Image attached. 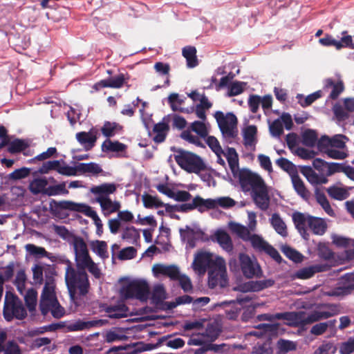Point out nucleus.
Returning a JSON list of instances; mask_svg holds the SVG:
<instances>
[{"instance_id":"obj_1","label":"nucleus","mask_w":354,"mask_h":354,"mask_svg":"<svg viewBox=\"0 0 354 354\" xmlns=\"http://www.w3.org/2000/svg\"><path fill=\"white\" fill-rule=\"evenodd\" d=\"M238 178L242 191L244 192L251 191V196L257 206L263 211L268 209L270 197L263 178L248 169H241Z\"/></svg>"},{"instance_id":"obj_2","label":"nucleus","mask_w":354,"mask_h":354,"mask_svg":"<svg viewBox=\"0 0 354 354\" xmlns=\"http://www.w3.org/2000/svg\"><path fill=\"white\" fill-rule=\"evenodd\" d=\"M66 268L65 281L70 298L76 300L86 297L90 290V282L86 271L73 268L69 261Z\"/></svg>"},{"instance_id":"obj_3","label":"nucleus","mask_w":354,"mask_h":354,"mask_svg":"<svg viewBox=\"0 0 354 354\" xmlns=\"http://www.w3.org/2000/svg\"><path fill=\"white\" fill-rule=\"evenodd\" d=\"M173 151L175 152V161L187 172L198 174L206 169V165L199 156L181 149H173Z\"/></svg>"},{"instance_id":"obj_4","label":"nucleus","mask_w":354,"mask_h":354,"mask_svg":"<svg viewBox=\"0 0 354 354\" xmlns=\"http://www.w3.org/2000/svg\"><path fill=\"white\" fill-rule=\"evenodd\" d=\"M3 315L7 322H10L14 318L23 320L26 317L27 312L19 297L7 292L5 297Z\"/></svg>"},{"instance_id":"obj_5","label":"nucleus","mask_w":354,"mask_h":354,"mask_svg":"<svg viewBox=\"0 0 354 354\" xmlns=\"http://www.w3.org/2000/svg\"><path fill=\"white\" fill-rule=\"evenodd\" d=\"M50 209L54 215L59 214L62 210H71L78 212H84L86 215L93 220L94 223L100 219L97 212L92 209L91 207L70 201H57L52 199L50 202Z\"/></svg>"},{"instance_id":"obj_6","label":"nucleus","mask_w":354,"mask_h":354,"mask_svg":"<svg viewBox=\"0 0 354 354\" xmlns=\"http://www.w3.org/2000/svg\"><path fill=\"white\" fill-rule=\"evenodd\" d=\"M214 118L218 123L220 131L225 138L234 139L238 135V120L233 113L226 115L221 111L214 113Z\"/></svg>"},{"instance_id":"obj_7","label":"nucleus","mask_w":354,"mask_h":354,"mask_svg":"<svg viewBox=\"0 0 354 354\" xmlns=\"http://www.w3.org/2000/svg\"><path fill=\"white\" fill-rule=\"evenodd\" d=\"M121 295L125 299H137L146 301L149 295L148 283L143 280H134L121 288Z\"/></svg>"},{"instance_id":"obj_8","label":"nucleus","mask_w":354,"mask_h":354,"mask_svg":"<svg viewBox=\"0 0 354 354\" xmlns=\"http://www.w3.org/2000/svg\"><path fill=\"white\" fill-rule=\"evenodd\" d=\"M239 260L241 272L245 277L252 279L262 276V270L259 263L256 261H252L248 254L240 253Z\"/></svg>"},{"instance_id":"obj_9","label":"nucleus","mask_w":354,"mask_h":354,"mask_svg":"<svg viewBox=\"0 0 354 354\" xmlns=\"http://www.w3.org/2000/svg\"><path fill=\"white\" fill-rule=\"evenodd\" d=\"M98 136L99 130L96 127H92L88 132L80 131L75 134L76 140L86 151L91 150L95 146Z\"/></svg>"},{"instance_id":"obj_10","label":"nucleus","mask_w":354,"mask_h":354,"mask_svg":"<svg viewBox=\"0 0 354 354\" xmlns=\"http://www.w3.org/2000/svg\"><path fill=\"white\" fill-rule=\"evenodd\" d=\"M127 80L128 78L125 77L124 73H119L115 76L100 80L94 84L93 88L96 91H99L102 88H120L127 83Z\"/></svg>"},{"instance_id":"obj_11","label":"nucleus","mask_w":354,"mask_h":354,"mask_svg":"<svg viewBox=\"0 0 354 354\" xmlns=\"http://www.w3.org/2000/svg\"><path fill=\"white\" fill-rule=\"evenodd\" d=\"M153 273L155 277L165 276L169 277L172 281L178 279L180 273L179 268L175 265L166 266L157 263L153 266Z\"/></svg>"},{"instance_id":"obj_12","label":"nucleus","mask_w":354,"mask_h":354,"mask_svg":"<svg viewBox=\"0 0 354 354\" xmlns=\"http://www.w3.org/2000/svg\"><path fill=\"white\" fill-rule=\"evenodd\" d=\"M73 245L75 254L76 264L83 261H84L86 259L91 257L87 245L83 238L75 236L73 240Z\"/></svg>"},{"instance_id":"obj_13","label":"nucleus","mask_w":354,"mask_h":354,"mask_svg":"<svg viewBox=\"0 0 354 354\" xmlns=\"http://www.w3.org/2000/svg\"><path fill=\"white\" fill-rule=\"evenodd\" d=\"M212 254L209 252H201L195 256L192 267L194 270L200 272H205L207 268L212 267Z\"/></svg>"},{"instance_id":"obj_14","label":"nucleus","mask_w":354,"mask_h":354,"mask_svg":"<svg viewBox=\"0 0 354 354\" xmlns=\"http://www.w3.org/2000/svg\"><path fill=\"white\" fill-rule=\"evenodd\" d=\"M277 319H285L290 322V326H305V312H286L277 313Z\"/></svg>"},{"instance_id":"obj_15","label":"nucleus","mask_w":354,"mask_h":354,"mask_svg":"<svg viewBox=\"0 0 354 354\" xmlns=\"http://www.w3.org/2000/svg\"><path fill=\"white\" fill-rule=\"evenodd\" d=\"M251 298L249 297H238L236 301H230V304H232V305L230 306L225 310L226 317L231 320L236 319L241 310V306L249 302Z\"/></svg>"},{"instance_id":"obj_16","label":"nucleus","mask_w":354,"mask_h":354,"mask_svg":"<svg viewBox=\"0 0 354 354\" xmlns=\"http://www.w3.org/2000/svg\"><path fill=\"white\" fill-rule=\"evenodd\" d=\"M328 270V266L326 264H315L299 269L296 272L295 277L300 279H307L313 277L316 273L327 271Z\"/></svg>"},{"instance_id":"obj_17","label":"nucleus","mask_w":354,"mask_h":354,"mask_svg":"<svg viewBox=\"0 0 354 354\" xmlns=\"http://www.w3.org/2000/svg\"><path fill=\"white\" fill-rule=\"evenodd\" d=\"M108 323L105 319H95L91 321L77 320L73 324L69 325L68 328L71 331H79L85 329H89L93 327H100Z\"/></svg>"},{"instance_id":"obj_18","label":"nucleus","mask_w":354,"mask_h":354,"mask_svg":"<svg viewBox=\"0 0 354 354\" xmlns=\"http://www.w3.org/2000/svg\"><path fill=\"white\" fill-rule=\"evenodd\" d=\"M215 239L223 250L228 253H232L234 245L230 236L223 230H218L215 234Z\"/></svg>"},{"instance_id":"obj_19","label":"nucleus","mask_w":354,"mask_h":354,"mask_svg":"<svg viewBox=\"0 0 354 354\" xmlns=\"http://www.w3.org/2000/svg\"><path fill=\"white\" fill-rule=\"evenodd\" d=\"M346 282L342 286L333 290L329 295L332 296L346 295L354 290V272L344 276Z\"/></svg>"},{"instance_id":"obj_20","label":"nucleus","mask_w":354,"mask_h":354,"mask_svg":"<svg viewBox=\"0 0 354 354\" xmlns=\"http://www.w3.org/2000/svg\"><path fill=\"white\" fill-rule=\"evenodd\" d=\"M167 118L164 117L162 122L153 126V131L156 133V136L153 137V140L156 143L163 142L166 139L167 133L169 131V125L167 122H165Z\"/></svg>"},{"instance_id":"obj_21","label":"nucleus","mask_w":354,"mask_h":354,"mask_svg":"<svg viewBox=\"0 0 354 354\" xmlns=\"http://www.w3.org/2000/svg\"><path fill=\"white\" fill-rule=\"evenodd\" d=\"M100 131L102 135L109 139L123 132L124 127L115 122L105 121L103 126L101 127Z\"/></svg>"},{"instance_id":"obj_22","label":"nucleus","mask_w":354,"mask_h":354,"mask_svg":"<svg viewBox=\"0 0 354 354\" xmlns=\"http://www.w3.org/2000/svg\"><path fill=\"white\" fill-rule=\"evenodd\" d=\"M96 201L100 203L104 211H107V214L118 212L120 208V203L118 201H112L110 198L106 196H99Z\"/></svg>"},{"instance_id":"obj_23","label":"nucleus","mask_w":354,"mask_h":354,"mask_svg":"<svg viewBox=\"0 0 354 354\" xmlns=\"http://www.w3.org/2000/svg\"><path fill=\"white\" fill-rule=\"evenodd\" d=\"M292 221L300 234L305 237L307 234L306 224L308 225V216H306L301 212H295L292 214Z\"/></svg>"},{"instance_id":"obj_24","label":"nucleus","mask_w":354,"mask_h":354,"mask_svg":"<svg viewBox=\"0 0 354 354\" xmlns=\"http://www.w3.org/2000/svg\"><path fill=\"white\" fill-rule=\"evenodd\" d=\"M294 189L297 194L305 200H308L310 196V192L305 186L304 181L299 176L298 174L291 178Z\"/></svg>"},{"instance_id":"obj_25","label":"nucleus","mask_w":354,"mask_h":354,"mask_svg":"<svg viewBox=\"0 0 354 354\" xmlns=\"http://www.w3.org/2000/svg\"><path fill=\"white\" fill-rule=\"evenodd\" d=\"M196 48L192 46H187L182 50V55L186 59L188 68H194L198 64Z\"/></svg>"},{"instance_id":"obj_26","label":"nucleus","mask_w":354,"mask_h":354,"mask_svg":"<svg viewBox=\"0 0 354 354\" xmlns=\"http://www.w3.org/2000/svg\"><path fill=\"white\" fill-rule=\"evenodd\" d=\"M308 227L315 234L322 235L326 230V224L320 218L308 216Z\"/></svg>"},{"instance_id":"obj_27","label":"nucleus","mask_w":354,"mask_h":354,"mask_svg":"<svg viewBox=\"0 0 354 354\" xmlns=\"http://www.w3.org/2000/svg\"><path fill=\"white\" fill-rule=\"evenodd\" d=\"M101 148L103 152H123L126 151L127 146L118 140L106 139L102 142Z\"/></svg>"},{"instance_id":"obj_28","label":"nucleus","mask_w":354,"mask_h":354,"mask_svg":"<svg viewBox=\"0 0 354 354\" xmlns=\"http://www.w3.org/2000/svg\"><path fill=\"white\" fill-rule=\"evenodd\" d=\"M334 314L330 311L313 310L306 315L305 313L306 325L319 322L322 319H326L333 317Z\"/></svg>"},{"instance_id":"obj_29","label":"nucleus","mask_w":354,"mask_h":354,"mask_svg":"<svg viewBox=\"0 0 354 354\" xmlns=\"http://www.w3.org/2000/svg\"><path fill=\"white\" fill-rule=\"evenodd\" d=\"M194 200L196 207L195 209H197L201 213L216 208L215 199H204L200 196H196L194 198Z\"/></svg>"},{"instance_id":"obj_30","label":"nucleus","mask_w":354,"mask_h":354,"mask_svg":"<svg viewBox=\"0 0 354 354\" xmlns=\"http://www.w3.org/2000/svg\"><path fill=\"white\" fill-rule=\"evenodd\" d=\"M76 267L81 271H86L85 270L88 269L89 272H91L96 279L100 278V270L92 260L91 257L88 258L84 261H83L82 262L77 263Z\"/></svg>"},{"instance_id":"obj_31","label":"nucleus","mask_w":354,"mask_h":354,"mask_svg":"<svg viewBox=\"0 0 354 354\" xmlns=\"http://www.w3.org/2000/svg\"><path fill=\"white\" fill-rule=\"evenodd\" d=\"M104 310L111 319H119L128 315V308L125 305L107 306Z\"/></svg>"},{"instance_id":"obj_32","label":"nucleus","mask_w":354,"mask_h":354,"mask_svg":"<svg viewBox=\"0 0 354 354\" xmlns=\"http://www.w3.org/2000/svg\"><path fill=\"white\" fill-rule=\"evenodd\" d=\"M220 333L221 330L216 325L209 324H207L205 332L197 337H202L205 342H212L218 338Z\"/></svg>"},{"instance_id":"obj_33","label":"nucleus","mask_w":354,"mask_h":354,"mask_svg":"<svg viewBox=\"0 0 354 354\" xmlns=\"http://www.w3.org/2000/svg\"><path fill=\"white\" fill-rule=\"evenodd\" d=\"M229 227L232 232L245 241H248L252 235L248 227L239 223L231 222L229 224Z\"/></svg>"},{"instance_id":"obj_34","label":"nucleus","mask_w":354,"mask_h":354,"mask_svg":"<svg viewBox=\"0 0 354 354\" xmlns=\"http://www.w3.org/2000/svg\"><path fill=\"white\" fill-rule=\"evenodd\" d=\"M326 192L330 198L337 201H343L349 196V193L345 188L336 185L328 187Z\"/></svg>"},{"instance_id":"obj_35","label":"nucleus","mask_w":354,"mask_h":354,"mask_svg":"<svg viewBox=\"0 0 354 354\" xmlns=\"http://www.w3.org/2000/svg\"><path fill=\"white\" fill-rule=\"evenodd\" d=\"M270 223L278 234L283 237L288 235L286 225L278 214L274 213L272 215Z\"/></svg>"},{"instance_id":"obj_36","label":"nucleus","mask_w":354,"mask_h":354,"mask_svg":"<svg viewBox=\"0 0 354 354\" xmlns=\"http://www.w3.org/2000/svg\"><path fill=\"white\" fill-rule=\"evenodd\" d=\"M77 170L80 174H92L93 175H97L103 171L101 167L95 162L88 163H78Z\"/></svg>"},{"instance_id":"obj_37","label":"nucleus","mask_w":354,"mask_h":354,"mask_svg":"<svg viewBox=\"0 0 354 354\" xmlns=\"http://www.w3.org/2000/svg\"><path fill=\"white\" fill-rule=\"evenodd\" d=\"M116 190V186L113 183H103L98 186L93 187L91 189V192L99 196H106L113 194Z\"/></svg>"},{"instance_id":"obj_38","label":"nucleus","mask_w":354,"mask_h":354,"mask_svg":"<svg viewBox=\"0 0 354 354\" xmlns=\"http://www.w3.org/2000/svg\"><path fill=\"white\" fill-rule=\"evenodd\" d=\"M317 138L318 136L315 130L308 129L301 134V142L306 147H313L317 143Z\"/></svg>"},{"instance_id":"obj_39","label":"nucleus","mask_w":354,"mask_h":354,"mask_svg":"<svg viewBox=\"0 0 354 354\" xmlns=\"http://www.w3.org/2000/svg\"><path fill=\"white\" fill-rule=\"evenodd\" d=\"M48 180L46 178L34 179L29 185V189L33 194H43L46 195Z\"/></svg>"},{"instance_id":"obj_40","label":"nucleus","mask_w":354,"mask_h":354,"mask_svg":"<svg viewBox=\"0 0 354 354\" xmlns=\"http://www.w3.org/2000/svg\"><path fill=\"white\" fill-rule=\"evenodd\" d=\"M315 195L317 203L322 207L324 211L330 216L334 214V211L331 208L330 205L324 194L319 189L316 188Z\"/></svg>"},{"instance_id":"obj_41","label":"nucleus","mask_w":354,"mask_h":354,"mask_svg":"<svg viewBox=\"0 0 354 354\" xmlns=\"http://www.w3.org/2000/svg\"><path fill=\"white\" fill-rule=\"evenodd\" d=\"M91 250L100 257L106 259L109 257L107 252V244L104 241L96 240L91 243Z\"/></svg>"},{"instance_id":"obj_42","label":"nucleus","mask_w":354,"mask_h":354,"mask_svg":"<svg viewBox=\"0 0 354 354\" xmlns=\"http://www.w3.org/2000/svg\"><path fill=\"white\" fill-rule=\"evenodd\" d=\"M29 147V144L24 140L16 138L12 142H9L8 151L10 153H20Z\"/></svg>"},{"instance_id":"obj_43","label":"nucleus","mask_w":354,"mask_h":354,"mask_svg":"<svg viewBox=\"0 0 354 354\" xmlns=\"http://www.w3.org/2000/svg\"><path fill=\"white\" fill-rule=\"evenodd\" d=\"M143 205L146 208L162 207L164 203L157 196H153L149 194H145L142 196Z\"/></svg>"},{"instance_id":"obj_44","label":"nucleus","mask_w":354,"mask_h":354,"mask_svg":"<svg viewBox=\"0 0 354 354\" xmlns=\"http://www.w3.org/2000/svg\"><path fill=\"white\" fill-rule=\"evenodd\" d=\"M248 241L250 242L252 248L259 252H264L266 248L269 245L261 236L256 234H252Z\"/></svg>"},{"instance_id":"obj_45","label":"nucleus","mask_w":354,"mask_h":354,"mask_svg":"<svg viewBox=\"0 0 354 354\" xmlns=\"http://www.w3.org/2000/svg\"><path fill=\"white\" fill-rule=\"evenodd\" d=\"M276 163L281 169L288 173L291 177L297 174L295 165L287 158H279L277 160Z\"/></svg>"},{"instance_id":"obj_46","label":"nucleus","mask_w":354,"mask_h":354,"mask_svg":"<svg viewBox=\"0 0 354 354\" xmlns=\"http://www.w3.org/2000/svg\"><path fill=\"white\" fill-rule=\"evenodd\" d=\"M46 195L48 196H57V195H67L68 190L66 189V183L62 182L58 185L48 186L46 188Z\"/></svg>"},{"instance_id":"obj_47","label":"nucleus","mask_w":354,"mask_h":354,"mask_svg":"<svg viewBox=\"0 0 354 354\" xmlns=\"http://www.w3.org/2000/svg\"><path fill=\"white\" fill-rule=\"evenodd\" d=\"M37 299V292L35 289L30 288L27 290L24 297V300L26 305L30 312L35 310Z\"/></svg>"},{"instance_id":"obj_48","label":"nucleus","mask_w":354,"mask_h":354,"mask_svg":"<svg viewBox=\"0 0 354 354\" xmlns=\"http://www.w3.org/2000/svg\"><path fill=\"white\" fill-rule=\"evenodd\" d=\"M257 128L254 125H250L245 129L243 140L245 145L252 146L254 145Z\"/></svg>"},{"instance_id":"obj_49","label":"nucleus","mask_w":354,"mask_h":354,"mask_svg":"<svg viewBox=\"0 0 354 354\" xmlns=\"http://www.w3.org/2000/svg\"><path fill=\"white\" fill-rule=\"evenodd\" d=\"M168 102L170 104L171 109L174 111L188 113V111L186 109L179 107V106L184 103V100L180 99L178 93L170 94L168 97Z\"/></svg>"},{"instance_id":"obj_50","label":"nucleus","mask_w":354,"mask_h":354,"mask_svg":"<svg viewBox=\"0 0 354 354\" xmlns=\"http://www.w3.org/2000/svg\"><path fill=\"white\" fill-rule=\"evenodd\" d=\"M122 238L129 242L135 243L140 239V233L135 227H127L122 234Z\"/></svg>"},{"instance_id":"obj_51","label":"nucleus","mask_w":354,"mask_h":354,"mask_svg":"<svg viewBox=\"0 0 354 354\" xmlns=\"http://www.w3.org/2000/svg\"><path fill=\"white\" fill-rule=\"evenodd\" d=\"M165 298L166 293L164 287L161 285L156 286L153 290L151 295L152 302L155 305L160 306V305L164 301Z\"/></svg>"},{"instance_id":"obj_52","label":"nucleus","mask_w":354,"mask_h":354,"mask_svg":"<svg viewBox=\"0 0 354 354\" xmlns=\"http://www.w3.org/2000/svg\"><path fill=\"white\" fill-rule=\"evenodd\" d=\"M300 172L304 175L308 181L312 185H316L319 175L310 166H301Z\"/></svg>"},{"instance_id":"obj_53","label":"nucleus","mask_w":354,"mask_h":354,"mask_svg":"<svg viewBox=\"0 0 354 354\" xmlns=\"http://www.w3.org/2000/svg\"><path fill=\"white\" fill-rule=\"evenodd\" d=\"M41 297L42 300H46L48 302L56 299L54 295V283L45 282Z\"/></svg>"},{"instance_id":"obj_54","label":"nucleus","mask_w":354,"mask_h":354,"mask_svg":"<svg viewBox=\"0 0 354 354\" xmlns=\"http://www.w3.org/2000/svg\"><path fill=\"white\" fill-rule=\"evenodd\" d=\"M25 248L30 254L35 257H47L48 252L44 248L37 246L34 244H27Z\"/></svg>"},{"instance_id":"obj_55","label":"nucleus","mask_w":354,"mask_h":354,"mask_svg":"<svg viewBox=\"0 0 354 354\" xmlns=\"http://www.w3.org/2000/svg\"><path fill=\"white\" fill-rule=\"evenodd\" d=\"M205 121H194L191 124V129L200 137L205 138L207 136V129L204 124Z\"/></svg>"},{"instance_id":"obj_56","label":"nucleus","mask_w":354,"mask_h":354,"mask_svg":"<svg viewBox=\"0 0 354 354\" xmlns=\"http://www.w3.org/2000/svg\"><path fill=\"white\" fill-rule=\"evenodd\" d=\"M284 254L295 263H301L304 259V256L296 250L286 247L283 249Z\"/></svg>"},{"instance_id":"obj_57","label":"nucleus","mask_w":354,"mask_h":354,"mask_svg":"<svg viewBox=\"0 0 354 354\" xmlns=\"http://www.w3.org/2000/svg\"><path fill=\"white\" fill-rule=\"evenodd\" d=\"M189 344L195 346H201V348L195 350V354H204L208 351L207 343L202 337H195L192 338Z\"/></svg>"},{"instance_id":"obj_58","label":"nucleus","mask_w":354,"mask_h":354,"mask_svg":"<svg viewBox=\"0 0 354 354\" xmlns=\"http://www.w3.org/2000/svg\"><path fill=\"white\" fill-rule=\"evenodd\" d=\"M277 346L281 351L288 353L297 349V344L292 341L280 339L277 342Z\"/></svg>"},{"instance_id":"obj_59","label":"nucleus","mask_w":354,"mask_h":354,"mask_svg":"<svg viewBox=\"0 0 354 354\" xmlns=\"http://www.w3.org/2000/svg\"><path fill=\"white\" fill-rule=\"evenodd\" d=\"M270 134L274 137H279L283 133V128L279 119L274 120L269 127Z\"/></svg>"},{"instance_id":"obj_60","label":"nucleus","mask_w":354,"mask_h":354,"mask_svg":"<svg viewBox=\"0 0 354 354\" xmlns=\"http://www.w3.org/2000/svg\"><path fill=\"white\" fill-rule=\"evenodd\" d=\"M59 162V160H49L45 162L39 169L38 171L42 174H48L51 170H55L58 171Z\"/></svg>"},{"instance_id":"obj_61","label":"nucleus","mask_w":354,"mask_h":354,"mask_svg":"<svg viewBox=\"0 0 354 354\" xmlns=\"http://www.w3.org/2000/svg\"><path fill=\"white\" fill-rule=\"evenodd\" d=\"M319 257L324 260H330L334 257V253L324 243H319L317 248Z\"/></svg>"},{"instance_id":"obj_62","label":"nucleus","mask_w":354,"mask_h":354,"mask_svg":"<svg viewBox=\"0 0 354 354\" xmlns=\"http://www.w3.org/2000/svg\"><path fill=\"white\" fill-rule=\"evenodd\" d=\"M32 278L35 283L41 285L44 283V267L35 264L32 268Z\"/></svg>"},{"instance_id":"obj_63","label":"nucleus","mask_w":354,"mask_h":354,"mask_svg":"<svg viewBox=\"0 0 354 354\" xmlns=\"http://www.w3.org/2000/svg\"><path fill=\"white\" fill-rule=\"evenodd\" d=\"M50 312L53 317L59 319L65 314V310L60 306L57 299L50 302Z\"/></svg>"},{"instance_id":"obj_64","label":"nucleus","mask_w":354,"mask_h":354,"mask_svg":"<svg viewBox=\"0 0 354 354\" xmlns=\"http://www.w3.org/2000/svg\"><path fill=\"white\" fill-rule=\"evenodd\" d=\"M176 281H178L180 286L184 292H187L192 290L193 286L191 279L187 275L179 273L178 279Z\"/></svg>"}]
</instances>
